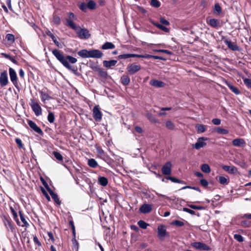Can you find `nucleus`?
<instances>
[{
    "label": "nucleus",
    "instance_id": "f257e3e1",
    "mask_svg": "<svg viewBox=\"0 0 251 251\" xmlns=\"http://www.w3.org/2000/svg\"><path fill=\"white\" fill-rule=\"evenodd\" d=\"M52 53L64 67L74 74H77V67L71 65V64H75L77 62V60L76 58L69 55H65L62 51L57 49L53 50Z\"/></svg>",
    "mask_w": 251,
    "mask_h": 251
},
{
    "label": "nucleus",
    "instance_id": "f03ea898",
    "mask_svg": "<svg viewBox=\"0 0 251 251\" xmlns=\"http://www.w3.org/2000/svg\"><path fill=\"white\" fill-rule=\"evenodd\" d=\"M77 54L82 58H100L102 57L103 53L99 50L93 49L89 50H79Z\"/></svg>",
    "mask_w": 251,
    "mask_h": 251
},
{
    "label": "nucleus",
    "instance_id": "7ed1b4c3",
    "mask_svg": "<svg viewBox=\"0 0 251 251\" xmlns=\"http://www.w3.org/2000/svg\"><path fill=\"white\" fill-rule=\"evenodd\" d=\"M30 101V105L33 111L34 112L35 115L36 116L41 115L42 114V108L39 103L35 101L34 99H31Z\"/></svg>",
    "mask_w": 251,
    "mask_h": 251
},
{
    "label": "nucleus",
    "instance_id": "20e7f679",
    "mask_svg": "<svg viewBox=\"0 0 251 251\" xmlns=\"http://www.w3.org/2000/svg\"><path fill=\"white\" fill-rule=\"evenodd\" d=\"M3 222L5 226V228H6L8 231H11V232H15V228L14 227V225L11 220L10 218H7L4 216L3 218Z\"/></svg>",
    "mask_w": 251,
    "mask_h": 251
},
{
    "label": "nucleus",
    "instance_id": "39448f33",
    "mask_svg": "<svg viewBox=\"0 0 251 251\" xmlns=\"http://www.w3.org/2000/svg\"><path fill=\"white\" fill-rule=\"evenodd\" d=\"M141 68L140 65L132 63L127 66L126 70L129 75H133L140 71Z\"/></svg>",
    "mask_w": 251,
    "mask_h": 251
},
{
    "label": "nucleus",
    "instance_id": "423d86ee",
    "mask_svg": "<svg viewBox=\"0 0 251 251\" xmlns=\"http://www.w3.org/2000/svg\"><path fill=\"white\" fill-rule=\"evenodd\" d=\"M76 33L81 39H88L91 36L89 31L87 29L81 28L80 27H79L78 29L76 30Z\"/></svg>",
    "mask_w": 251,
    "mask_h": 251
},
{
    "label": "nucleus",
    "instance_id": "0eeeda50",
    "mask_svg": "<svg viewBox=\"0 0 251 251\" xmlns=\"http://www.w3.org/2000/svg\"><path fill=\"white\" fill-rule=\"evenodd\" d=\"M93 116L96 122H100L102 119V113L100 111L99 106L96 105L93 110Z\"/></svg>",
    "mask_w": 251,
    "mask_h": 251
},
{
    "label": "nucleus",
    "instance_id": "6e6552de",
    "mask_svg": "<svg viewBox=\"0 0 251 251\" xmlns=\"http://www.w3.org/2000/svg\"><path fill=\"white\" fill-rule=\"evenodd\" d=\"M207 139V138L204 137L199 138L197 142L193 145V147L195 148L196 150L200 149L206 145V143L204 142V141H206Z\"/></svg>",
    "mask_w": 251,
    "mask_h": 251
},
{
    "label": "nucleus",
    "instance_id": "1a4fd4ad",
    "mask_svg": "<svg viewBox=\"0 0 251 251\" xmlns=\"http://www.w3.org/2000/svg\"><path fill=\"white\" fill-rule=\"evenodd\" d=\"M167 235L166 226L164 225H159L157 227V236L160 239H163Z\"/></svg>",
    "mask_w": 251,
    "mask_h": 251
},
{
    "label": "nucleus",
    "instance_id": "9d476101",
    "mask_svg": "<svg viewBox=\"0 0 251 251\" xmlns=\"http://www.w3.org/2000/svg\"><path fill=\"white\" fill-rule=\"evenodd\" d=\"M27 123L30 127L32 128L35 132L38 133L41 136L44 135V132L42 129L37 126L35 122L31 120H28Z\"/></svg>",
    "mask_w": 251,
    "mask_h": 251
},
{
    "label": "nucleus",
    "instance_id": "9b49d317",
    "mask_svg": "<svg viewBox=\"0 0 251 251\" xmlns=\"http://www.w3.org/2000/svg\"><path fill=\"white\" fill-rule=\"evenodd\" d=\"M192 246L193 248L198 250L203 251H208L210 250V248L207 245L201 242H194L192 244Z\"/></svg>",
    "mask_w": 251,
    "mask_h": 251
},
{
    "label": "nucleus",
    "instance_id": "f8f14e48",
    "mask_svg": "<svg viewBox=\"0 0 251 251\" xmlns=\"http://www.w3.org/2000/svg\"><path fill=\"white\" fill-rule=\"evenodd\" d=\"M8 83V75L6 71L1 73L0 75V84L1 87L7 85Z\"/></svg>",
    "mask_w": 251,
    "mask_h": 251
},
{
    "label": "nucleus",
    "instance_id": "ddd939ff",
    "mask_svg": "<svg viewBox=\"0 0 251 251\" xmlns=\"http://www.w3.org/2000/svg\"><path fill=\"white\" fill-rule=\"evenodd\" d=\"M10 78L13 85L15 86L18 84L17 76L15 71L12 68L9 69Z\"/></svg>",
    "mask_w": 251,
    "mask_h": 251
},
{
    "label": "nucleus",
    "instance_id": "4468645a",
    "mask_svg": "<svg viewBox=\"0 0 251 251\" xmlns=\"http://www.w3.org/2000/svg\"><path fill=\"white\" fill-rule=\"evenodd\" d=\"M224 43L232 50L239 51L240 50V48L235 43L232 42L230 40L226 39L224 40Z\"/></svg>",
    "mask_w": 251,
    "mask_h": 251
},
{
    "label": "nucleus",
    "instance_id": "2eb2a0df",
    "mask_svg": "<svg viewBox=\"0 0 251 251\" xmlns=\"http://www.w3.org/2000/svg\"><path fill=\"white\" fill-rule=\"evenodd\" d=\"M172 164L170 162L166 163L162 168V172L165 175H169L171 173Z\"/></svg>",
    "mask_w": 251,
    "mask_h": 251
},
{
    "label": "nucleus",
    "instance_id": "dca6fc26",
    "mask_svg": "<svg viewBox=\"0 0 251 251\" xmlns=\"http://www.w3.org/2000/svg\"><path fill=\"white\" fill-rule=\"evenodd\" d=\"M208 24H209L211 27L215 28H218L222 25V24L220 20L214 18L210 19L208 22Z\"/></svg>",
    "mask_w": 251,
    "mask_h": 251
},
{
    "label": "nucleus",
    "instance_id": "f3484780",
    "mask_svg": "<svg viewBox=\"0 0 251 251\" xmlns=\"http://www.w3.org/2000/svg\"><path fill=\"white\" fill-rule=\"evenodd\" d=\"M152 209L151 205L150 204L144 203L140 207L139 210L141 213L146 214L151 212Z\"/></svg>",
    "mask_w": 251,
    "mask_h": 251
},
{
    "label": "nucleus",
    "instance_id": "a211bd4d",
    "mask_svg": "<svg viewBox=\"0 0 251 251\" xmlns=\"http://www.w3.org/2000/svg\"><path fill=\"white\" fill-rule=\"evenodd\" d=\"M232 144L235 147H243L246 145V142L242 138H236L232 141Z\"/></svg>",
    "mask_w": 251,
    "mask_h": 251
},
{
    "label": "nucleus",
    "instance_id": "6ab92c4d",
    "mask_svg": "<svg viewBox=\"0 0 251 251\" xmlns=\"http://www.w3.org/2000/svg\"><path fill=\"white\" fill-rule=\"evenodd\" d=\"M46 89H43L39 92L41 96V100L43 102H45L46 100H49L52 99L51 97H50L49 94L46 92Z\"/></svg>",
    "mask_w": 251,
    "mask_h": 251
},
{
    "label": "nucleus",
    "instance_id": "aec40b11",
    "mask_svg": "<svg viewBox=\"0 0 251 251\" xmlns=\"http://www.w3.org/2000/svg\"><path fill=\"white\" fill-rule=\"evenodd\" d=\"M150 84L151 86L157 88L163 87L165 86V83L157 79H152L150 81Z\"/></svg>",
    "mask_w": 251,
    "mask_h": 251
},
{
    "label": "nucleus",
    "instance_id": "412c9836",
    "mask_svg": "<svg viewBox=\"0 0 251 251\" xmlns=\"http://www.w3.org/2000/svg\"><path fill=\"white\" fill-rule=\"evenodd\" d=\"M223 169L231 174H234L237 172V168L234 166L224 165L222 166Z\"/></svg>",
    "mask_w": 251,
    "mask_h": 251
},
{
    "label": "nucleus",
    "instance_id": "4be33fe9",
    "mask_svg": "<svg viewBox=\"0 0 251 251\" xmlns=\"http://www.w3.org/2000/svg\"><path fill=\"white\" fill-rule=\"evenodd\" d=\"M146 116L151 123L153 124L159 123V121L152 114L147 112L146 114Z\"/></svg>",
    "mask_w": 251,
    "mask_h": 251
},
{
    "label": "nucleus",
    "instance_id": "5701e85b",
    "mask_svg": "<svg viewBox=\"0 0 251 251\" xmlns=\"http://www.w3.org/2000/svg\"><path fill=\"white\" fill-rule=\"evenodd\" d=\"M117 63V61L115 60H104L103 61V66L107 68H110L112 66H115Z\"/></svg>",
    "mask_w": 251,
    "mask_h": 251
},
{
    "label": "nucleus",
    "instance_id": "b1692460",
    "mask_svg": "<svg viewBox=\"0 0 251 251\" xmlns=\"http://www.w3.org/2000/svg\"><path fill=\"white\" fill-rule=\"evenodd\" d=\"M49 193L54 202L58 205H60L61 201H60L58 195L56 193H54L52 190H49Z\"/></svg>",
    "mask_w": 251,
    "mask_h": 251
},
{
    "label": "nucleus",
    "instance_id": "393cba45",
    "mask_svg": "<svg viewBox=\"0 0 251 251\" xmlns=\"http://www.w3.org/2000/svg\"><path fill=\"white\" fill-rule=\"evenodd\" d=\"M120 81L123 85L126 86L129 83L130 79L127 75H123L121 77Z\"/></svg>",
    "mask_w": 251,
    "mask_h": 251
},
{
    "label": "nucleus",
    "instance_id": "a878e982",
    "mask_svg": "<svg viewBox=\"0 0 251 251\" xmlns=\"http://www.w3.org/2000/svg\"><path fill=\"white\" fill-rule=\"evenodd\" d=\"M98 180L99 183L102 186H105L108 184V179L104 176H99Z\"/></svg>",
    "mask_w": 251,
    "mask_h": 251
},
{
    "label": "nucleus",
    "instance_id": "bb28decb",
    "mask_svg": "<svg viewBox=\"0 0 251 251\" xmlns=\"http://www.w3.org/2000/svg\"><path fill=\"white\" fill-rule=\"evenodd\" d=\"M214 131L216 132L217 133L225 135L228 133V131L227 129L221 128V127H216L214 129Z\"/></svg>",
    "mask_w": 251,
    "mask_h": 251
},
{
    "label": "nucleus",
    "instance_id": "cd10ccee",
    "mask_svg": "<svg viewBox=\"0 0 251 251\" xmlns=\"http://www.w3.org/2000/svg\"><path fill=\"white\" fill-rule=\"evenodd\" d=\"M46 34L48 36H49V37H50L51 38V39L52 40V41H53V42L54 43L55 45L57 46V47H59L60 44H59V42L57 40L56 38L51 32V31H50V30H47L46 31Z\"/></svg>",
    "mask_w": 251,
    "mask_h": 251
},
{
    "label": "nucleus",
    "instance_id": "c85d7f7f",
    "mask_svg": "<svg viewBox=\"0 0 251 251\" xmlns=\"http://www.w3.org/2000/svg\"><path fill=\"white\" fill-rule=\"evenodd\" d=\"M115 47V45L112 43L107 42L102 45L101 48L102 50H108L113 49Z\"/></svg>",
    "mask_w": 251,
    "mask_h": 251
},
{
    "label": "nucleus",
    "instance_id": "c756f323",
    "mask_svg": "<svg viewBox=\"0 0 251 251\" xmlns=\"http://www.w3.org/2000/svg\"><path fill=\"white\" fill-rule=\"evenodd\" d=\"M67 25L68 26L75 30V31L79 28V26H77L72 20L66 19Z\"/></svg>",
    "mask_w": 251,
    "mask_h": 251
},
{
    "label": "nucleus",
    "instance_id": "7c9ffc66",
    "mask_svg": "<svg viewBox=\"0 0 251 251\" xmlns=\"http://www.w3.org/2000/svg\"><path fill=\"white\" fill-rule=\"evenodd\" d=\"M206 126L202 124H198L196 125V128L198 133H203L205 131Z\"/></svg>",
    "mask_w": 251,
    "mask_h": 251
},
{
    "label": "nucleus",
    "instance_id": "2f4dec72",
    "mask_svg": "<svg viewBox=\"0 0 251 251\" xmlns=\"http://www.w3.org/2000/svg\"><path fill=\"white\" fill-rule=\"evenodd\" d=\"M88 165L89 167L96 168L98 166V164L95 159H90L88 160Z\"/></svg>",
    "mask_w": 251,
    "mask_h": 251
},
{
    "label": "nucleus",
    "instance_id": "473e14b6",
    "mask_svg": "<svg viewBox=\"0 0 251 251\" xmlns=\"http://www.w3.org/2000/svg\"><path fill=\"white\" fill-rule=\"evenodd\" d=\"M201 170L205 173H209L211 172V169L209 166L207 164H203L201 166Z\"/></svg>",
    "mask_w": 251,
    "mask_h": 251
},
{
    "label": "nucleus",
    "instance_id": "72a5a7b5",
    "mask_svg": "<svg viewBox=\"0 0 251 251\" xmlns=\"http://www.w3.org/2000/svg\"><path fill=\"white\" fill-rule=\"evenodd\" d=\"M227 86L230 89V90L235 93L236 95H239L240 93V91L238 90L237 88L234 86L230 83L227 84Z\"/></svg>",
    "mask_w": 251,
    "mask_h": 251
},
{
    "label": "nucleus",
    "instance_id": "f704fd0d",
    "mask_svg": "<svg viewBox=\"0 0 251 251\" xmlns=\"http://www.w3.org/2000/svg\"><path fill=\"white\" fill-rule=\"evenodd\" d=\"M99 73V75L102 77L104 78H107L108 75L107 72L106 71H104L103 69L99 68V69L97 71Z\"/></svg>",
    "mask_w": 251,
    "mask_h": 251
},
{
    "label": "nucleus",
    "instance_id": "c9c22d12",
    "mask_svg": "<svg viewBox=\"0 0 251 251\" xmlns=\"http://www.w3.org/2000/svg\"><path fill=\"white\" fill-rule=\"evenodd\" d=\"M166 179H167L168 180H170L171 181H172L173 182H174V183H183V184L185 183V182L184 181L181 180L179 179H177L176 178H175V177H174L172 176H167V177H166Z\"/></svg>",
    "mask_w": 251,
    "mask_h": 251
},
{
    "label": "nucleus",
    "instance_id": "e433bc0d",
    "mask_svg": "<svg viewBox=\"0 0 251 251\" xmlns=\"http://www.w3.org/2000/svg\"><path fill=\"white\" fill-rule=\"evenodd\" d=\"M19 215H20L21 220L24 224L23 226H28L29 224L27 223V222L26 221V219H25V216L22 211H19Z\"/></svg>",
    "mask_w": 251,
    "mask_h": 251
},
{
    "label": "nucleus",
    "instance_id": "4c0bfd02",
    "mask_svg": "<svg viewBox=\"0 0 251 251\" xmlns=\"http://www.w3.org/2000/svg\"><path fill=\"white\" fill-rule=\"evenodd\" d=\"M219 181L220 184L223 185H226L229 182V180L223 176H220L219 177Z\"/></svg>",
    "mask_w": 251,
    "mask_h": 251
},
{
    "label": "nucleus",
    "instance_id": "58836bf2",
    "mask_svg": "<svg viewBox=\"0 0 251 251\" xmlns=\"http://www.w3.org/2000/svg\"><path fill=\"white\" fill-rule=\"evenodd\" d=\"M97 152L101 156V157L103 159H107L108 158L107 155L106 154V153L104 152L103 150H102L100 148H98L97 149Z\"/></svg>",
    "mask_w": 251,
    "mask_h": 251
},
{
    "label": "nucleus",
    "instance_id": "ea45409f",
    "mask_svg": "<svg viewBox=\"0 0 251 251\" xmlns=\"http://www.w3.org/2000/svg\"><path fill=\"white\" fill-rule=\"evenodd\" d=\"M171 225L175 226L177 227H181L184 225V223L180 221L175 220L171 223Z\"/></svg>",
    "mask_w": 251,
    "mask_h": 251
},
{
    "label": "nucleus",
    "instance_id": "a19ab883",
    "mask_svg": "<svg viewBox=\"0 0 251 251\" xmlns=\"http://www.w3.org/2000/svg\"><path fill=\"white\" fill-rule=\"evenodd\" d=\"M138 226L143 229L147 228V226L149 225L143 220H140L138 222Z\"/></svg>",
    "mask_w": 251,
    "mask_h": 251
},
{
    "label": "nucleus",
    "instance_id": "79ce46f5",
    "mask_svg": "<svg viewBox=\"0 0 251 251\" xmlns=\"http://www.w3.org/2000/svg\"><path fill=\"white\" fill-rule=\"evenodd\" d=\"M6 39L8 42L13 43L15 42V37L13 34L8 33L6 35Z\"/></svg>",
    "mask_w": 251,
    "mask_h": 251
},
{
    "label": "nucleus",
    "instance_id": "37998d69",
    "mask_svg": "<svg viewBox=\"0 0 251 251\" xmlns=\"http://www.w3.org/2000/svg\"><path fill=\"white\" fill-rule=\"evenodd\" d=\"M150 4L155 8H158L161 5L160 2L158 0H151Z\"/></svg>",
    "mask_w": 251,
    "mask_h": 251
},
{
    "label": "nucleus",
    "instance_id": "c03bdc74",
    "mask_svg": "<svg viewBox=\"0 0 251 251\" xmlns=\"http://www.w3.org/2000/svg\"><path fill=\"white\" fill-rule=\"evenodd\" d=\"M53 154L57 160L61 161H63V156L60 152L54 151Z\"/></svg>",
    "mask_w": 251,
    "mask_h": 251
},
{
    "label": "nucleus",
    "instance_id": "a18cd8bd",
    "mask_svg": "<svg viewBox=\"0 0 251 251\" xmlns=\"http://www.w3.org/2000/svg\"><path fill=\"white\" fill-rule=\"evenodd\" d=\"M87 7L90 9H94L96 8V3L93 0H89L87 3Z\"/></svg>",
    "mask_w": 251,
    "mask_h": 251
},
{
    "label": "nucleus",
    "instance_id": "49530a36",
    "mask_svg": "<svg viewBox=\"0 0 251 251\" xmlns=\"http://www.w3.org/2000/svg\"><path fill=\"white\" fill-rule=\"evenodd\" d=\"M166 126L168 129L171 130H173L175 127V125L171 121H166Z\"/></svg>",
    "mask_w": 251,
    "mask_h": 251
},
{
    "label": "nucleus",
    "instance_id": "de8ad7c7",
    "mask_svg": "<svg viewBox=\"0 0 251 251\" xmlns=\"http://www.w3.org/2000/svg\"><path fill=\"white\" fill-rule=\"evenodd\" d=\"M54 115L52 112H49L48 116V120L50 123H52L54 121Z\"/></svg>",
    "mask_w": 251,
    "mask_h": 251
},
{
    "label": "nucleus",
    "instance_id": "09e8293b",
    "mask_svg": "<svg viewBox=\"0 0 251 251\" xmlns=\"http://www.w3.org/2000/svg\"><path fill=\"white\" fill-rule=\"evenodd\" d=\"M233 237L234 238L239 242H242L244 241V238L240 234H235Z\"/></svg>",
    "mask_w": 251,
    "mask_h": 251
},
{
    "label": "nucleus",
    "instance_id": "8fccbe9b",
    "mask_svg": "<svg viewBox=\"0 0 251 251\" xmlns=\"http://www.w3.org/2000/svg\"><path fill=\"white\" fill-rule=\"evenodd\" d=\"M244 84L246 85V86L251 89V79L250 78H245L243 80Z\"/></svg>",
    "mask_w": 251,
    "mask_h": 251
},
{
    "label": "nucleus",
    "instance_id": "3c124183",
    "mask_svg": "<svg viewBox=\"0 0 251 251\" xmlns=\"http://www.w3.org/2000/svg\"><path fill=\"white\" fill-rule=\"evenodd\" d=\"M11 211L13 216L14 220L17 222V224H19V221L18 218V215L17 212L14 210L13 208H11Z\"/></svg>",
    "mask_w": 251,
    "mask_h": 251
},
{
    "label": "nucleus",
    "instance_id": "603ef678",
    "mask_svg": "<svg viewBox=\"0 0 251 251\" xmlns=\"http://www.w3.org/2000/svg\"><path fill=\"white\" fill-rule=\"evenodd\" d=\"M53 22L54 23V24L57 25H59L60 24V19L59 17L57 15H53Z\"/></svg>",
    "mask_w": 251,
    "mask_h": 251
},
{
    "label": "nucleus",
    "instance_id": "864d4df0",
    "mask_svg": "<svg viewBox=\"0 0 251 251\" xmlns=\"http://www.w3.org/2000/svg\"><path fill=\"white\" fill-rule=\"evenodd\" d=\"M188 206L193 209H197V210H203L204 209L203 206H197L193 204H189Z\"/></svg>",
    "mask_w": 251,
    "mask_h": 251
},
{
    "label": "nucleus",
    "instance_id": "5fc2aeb1",
    "mask_svg": "<svg viewBox=\"0 0 251 251\" xmlns=\"http://www.w3.org/2000/svg\"><path fill=\"white\" fill-rule=\"evenodd\" d=\"M154 51L165 53L169 55L173 54V52L167 50H155Z\"/></svg>",
    "mask_w": 251,
    "mask_h": 251
},
{
    "label": "nucleus",
    "instance_id": "6e6d98bb",
    "mask_svg": "<svg viewBox=\"0 0 251 251\" xmlns=\"http://www.w3.org/2000/svg\"><path fill=\"white\" fill-rule=\"evenodd\" d=\"M79 8L83 11L85 12L87 9V4L84 2H82L79 6Z\"/></svg>",
    "mask_w": 251,
    "mask_h": 251
},
{
    "label": "nucleus",
    "instance_id": "4d7b16f0",
    "mask_svg": "<svg viewBox=\"0 0 251 251\" xmlns=\"http://www.w3.org/2000/svg\"><path fill=\"white\" fill-rule=\"evenodd\" d=\"M214 10L218 13V14H220L222 12L221 7L218 3H216L215 4Z\"/></svg>",
    "mask_w": 251,
    "mask_h": 251
},
{
    "label": "nucleus",
    "instance_id": "13d9d810",
    "mask_svg": "<svg viewBox=\"0 0 251 251\" xmlns=\"http://www.w3.org/2000/svg\"><path fill=\"white\" fill-rule=\"evenodd\" d=\"M183 211H184V212H187L191 215H195V212L193 210H191L188 208H187V207H183Z\"/></svg>",
    "mask_w": 251,
    "mask_h": 251
},
{
    "label": "nucleus",
    "instance_id": "bf43d9fd",
    "mask_svg": "<svg viewBox=\"0 0 251 251\" xmlns=\"http://www.w3.org/2000/svg\"><path fill=\"white\" fill-rule=\"evenodd\" d=\"M131 57V56H130V54L129 53V54H121V55H119L118 56V58L119 59H127V58H130Z\"/></svg>",
    "mask_w": 251,
    "mask_h": 251
},
{
    "label": "nucleus",
    "instance_id": "052dcab7",
    "mask_svg": "<svg viewBox=\"0 0 251 251\" xmlns=\"http://www.w3.org/2000/svg\"><path fill=\"white\" fill-rule=\"evenodd\" d=\"M200 184L204 187H206L208 185V182L205 179H201L200 180Z\"/></svg>",
    "mask_w": 251,
    "mask_h": 251
},
{
    "label": "nucleus",
    "instance_id": "680f3d73",
    "mask_svg": "<svg viewBox=\"0 0 251 251\" xmlns=\"http://www.w3.org/2000/svg\"><path fill=\"white\" fill-rule=\"evenodd\" d=\"M212 123L215 125L218 126L221 124V121L219 119L214 118L212 120Z\"/></svg>",
    "mask_w": 251,
    "mask_h": 251
},
{
    "label": "nucleus",
    "instance_id": "e2e57ef3",
    "mask_svg": "<svg viewBox=\"0 0 251 251\" xmlns=\"http://www.w3.org/2000/svg\"><path fill=\"white\" fill-rule=\"evenodd\" d=\"M15 142L18 145L20 148H23L24 147L22 140L19 138H16Z\"/></svg>",
    "mask_w": 251,
    "mask_h": 251
},
{
    "label": "nucleus",
    "instance_id": "0e129e2a",
    "mask_svg": "<svg viewBox=\"0 0 251 251\" xmlns=\"http://www.w3.org/2000/svg\"><path fill=\"white\" fill-rule=\"evenodd\" d=\"M41 181L42 182L43 185L45 186V187L46 188V189L47 190V191L48 192H49V190H51L49 186L47 183L46 182V181L43 178H41Z\"/></svg>",
    "mask_w": 251,
    "mask_h": 251
},
{
    "label": "nucleus",
    "instance_id": "69168bd1",
    "mask_svg": "<svg viewBox=\"0 0 251 251\" xmlns=\"http://www.w3.org/2000/svg\"><path fill=\"white\" fill-rule=\"evenodd\" d=\"M90 68L95 71H97L99 69V67L96 64L92 63L90 64Z\"/></svg>",
    "mask_w": 251,
    "mask_h": 251
},
{
    "label": "nucleus",
    "instance_id": "338daca9",
    "mask_svg": "<svg viewBox=\"0 0 251 251\" xmlns=\"http://www.w3.org/2000/svg\"><path fill=\"white\" fill-rule=\"evenodd\" d=\"M160 22L162 24L166 25H168L170 24V23L169 22V21H168L167 20H166L163 18H160Z\"/></svg>",
    "mask_w": 251,
    "mask_h": 251
},
{
    "label": "nucleus",
    "instance_id": "774afa93",
    "mask_svg": "<svg viewBox=\"0 0 251 251\" xmlns=\"http://www.w3.org/2000/svg\"><path fill=\"white\" fill-rule=\"evenodd\" d=\"M42 192L44 194V195L45 196L46 199L48 200V201H50V198L47 192L43 188H42Z\"/></svg>",
    "mask_w": 251,
    "mask_h": 251
}]
</instances>
